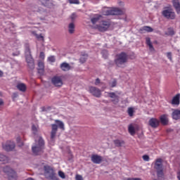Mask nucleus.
<instances>
[{
	"label": "nucleus",
	"instance_id": "20",
	"mask_svg": "<svg viewBox=\"0 0 180 180\" xmlns=\"http://www.w3.org/2000/svg\"><path fill=\"white\" fill-rule=\"evenodd\" d=\"M172 118L174 120H179L180 119V110H174L172 112Z\"/></svg>",
	"mask_w": 180,
	"mask_h": 180
},
{
	"label": "nucleus",
	"instance_id": "44",
	"mask_svg": "<svg viewBox=\"0 0 180 180\" xmlns=\"http://www.w3.org/2000/svg\"><path fill=\"white\" fill-rule=\"evenodd\" d=\"M48 61L50 63H55L56 62V58L54 56H49L48 58Z\"/></svg>",
	"mask_w": 180,
	"mask_h": 180
},
{
	"label": "nucleus",
	"instance_id": "58",
	"mask_svg": "<svg viewBox=\"0 0 180 180\" xmlns=\"http://www.w3.org/2000/svg\"><path fill=\"white\" fill-rule=\"evenodd\" d=\"M39 12H41V8H39Z\"/></svg>",
	"mask_w": 180,
	"mask_h": 180
},
{
	"label": "nucleus",
	"instance_id": "34",
	"mask_svg": "<svg viewBox=\"0 0 180 180\" xmlns=\"http://www.w3.org/2000/svg\"><path fill=\"white\" fill-rule=\"evenodd\" d=\"M41 4L44 5V6H48L50 7V0H39Z\"/></svg>",
	"mask_w": 180,
	"mask_h": 180
},
{
	"label": "nucleus",
	"instance_id": "47",
	"mask_svg": "<svg viewBox=\"0 0 180 180\" xmlns=\"http://www.w3.org/2000/svg\"><path fill=\"white\" fill-rule=\"evenodd\" d=\"M70 4H79V1L78 0H68Z\"/></svg>",
	"mask_w": 180,
	"mask_h": 180
},
{
	"label": "nucleus",
	"instance_id": "55",
	"mask_svg": "<svg viewBox=\"0 0 180 180\" xmlns=\"http://www.w3.org/2000/svg\"><path fill=\"white\" fill-rule=\"evenodd\" d=\"M13 98H18V94L14 93L13 94Z\"/></svg>",
	"mask_w": 180,
	"mask_h": 180
},
{
	"label": "nucleus",
	"instance_id": "4",
	"mask_svg": "<svg viewBox=\"0 0 180 180\" xmlns=\"http://www.w3.org/2000/svg\"><path fill=\"white\" fill-rule=\"evenodd\" d=\"M110 27V22L109 21H102L99 25L94 26V29H97L99 32H106Z\"/></svg>",
	"mask_w": 180,
	"mask_h": 180
},
{
	"label": "nucleus",
	"instance_id": "32",
	"mask_svg": "<svg viewBox=\"0 0 180 180\" xmlns=\"http://www.w3.org/2000/svg\"><path fill=\"white\" fill-rule=\"evenodd\" d=\"M103 15H104L105 16H108L109 15H112V9L104 8L103 10Z\"/></svg>",
	"mask_w": 180,
	"mask_h": 180
},
{
	"label": "nucleus",
	"instance_id": "22",
	"mask_svg": "<svg viewBox=\"0 0 180 180\" xmlns=\"http://www.w3.org/2000/svg\"><path fill=\"white\" fill-rule=\"evenodd\" d=\"M60 68L63 71H70L71 66H70V64L67 63H63L60 64Z\"/></svg>",
	"mask_w": 180,
	"mask_h": 180
},
{
	"label": "nucleus",
	"instance_id": "37",
	"mask_svg": "<svg viewBox=\"0 0 180 180\" xmlns=\"http://www.w3.org/2000/svg\"><path fill=\"white\" fill-rule=\"evenodd\" d=\"M167 34H168L169 36H174V34H175V32L174 31V29L172 28H169L167 30Z\"/></svg>",
	"mask_w": 180,
	"mask_h": 180
},
{
	"label": "nucleus",
	"instance_id": "24",
	"mask_svg": "<svg viewBox=\"0 0 180 180\" xmlns=\"http://www.w3.org/2000/svg\"><path fill=\"white\" fill-rule=\"evenodd\" d=\"M17 88L21 92H25L26 91V84L23 83H19L17 85Z\"/></svg>",
	"mask_w": 180,
	"mask_h": 180
},
{
	"label": "nucleus",
	"instance_id": "39",
	"mask_svg": "<svg viewBox=\"0 0 180 180\" xmlns=\"http://www.w3.org/2000/svg\"><path fill=\"white\" fill-rule=\"evenodd\" d=\"M101 53H102L103 58H105V59L108 58V56H109V53H108V51L103 50V51H102Z\"/></svg>",
	"mask_w": 180,
	"mask_h": 180
},
{
	"label": "nucleus",
	"instance_id": "42",
	"mask_svg": "<svg viewBox=\"0 0 180 180\" xmlns=\"http://www.w3.org/2000/svg\"><path fill=\"white\" fill-rule=\"evenodd\" d=\"M166 56L167 57V58L170 60V61H172V53L171 52H167L166 53Z\"/></svg>",
	"mask_w": 180,
	"mask_h": 180
},
{
	"label": "nucleus",
	"instance_id": "49",
	"mask_svg": "<svg viewBox=\"0 0 180 180\" xmlns=\"http://www.w3.org/2000/svg\"><path fill=\"white\" fill-rule=\"evenodd\" d=\"M75 18H77V14H75V13H72L70 16V18L72 19V20H74V19H75Z\"/></svg>",
	"mask_w": 180,
	"mask_h": 180
},
{
	"label": "nucleus",
	"instance_id": "17",
	"mask_svg": "<svg viewBox=\"0 0 180 180\" xmlns=\"http://www.w3.org/2000/svg\"><path fill=\"white\" fill-rule=\"evenodd\" d=\"M8 180H18V174L15 170H11V172L8 174Z\"/></svg>",
	"mask_w": 180,
	"mask_h": 180
},
{
	"label": "nucleus",
	"instance_id": "21",
	"mask_svg": "<svg viewBox=\"0 0 180 180\" xmlns=\"http://www.w3.org/2000/svg\"><path fill=\"white\" fill-rule=\"evenodd\" d=\"M111 15H123V11L120 10V8H112L111 9Z\"/></svg>",
	"mask_w": 180,
	"mask_h": 180
},
{
	"label": "nucleus",
	"instance_id": "46",
	"mask_svg": "<svg viewBox=\"0 0 180 180\" xmlns=\"http://www.w3.org/2000/svg\"><path fill=\"white\" fill-rule=\"evenodd\" d=\"M143 161H150V157L147 155H145L142 157Z\"/></svg>",
	"mask_w": 180,
	"mask_h": 180
},
{
	"label": "nucleus",
	"instance_id": "50",
	"mask_svg": "<svg viewBox=\"0 0 180 180\" xmlns=\"http://www.w3.org/2000/svg\"><path fill=\"white\" fill-rule=\"evenodd\" d=\"M101 84V79L97 78L95 82V85H99Z\"/></svg>",
	"mask_w": 180,
	"mask_h": 180
},
{
	"label": "nucleus",
	"instance_id": "38",
	"mask_svg": "<svg viewBox=\"0 0 180 180\" xmlns=\"http://www.w3.org/2000/svg\"><path fill=\"white\" fill-rule=\"evenodd\" d=\"M114 144L116 147H120L123 144V142L120 141V140H115L114 141Z\"/></svg>",
	"mask_w": 180,
	"mask_h": 180
},
{
	"label": "nucleus",
	"instance_id": "29",
	"mask_svg": "<svg viewBox=\"0 0 180 180\" xmlns=\"http://www.w3.org/2000/svg\"><path fill=\"white\" fill-rule=\"evenodd\" d=\"M128 130L129 133H130L131 136H134V134H136V129H134V127H133V125H129L128 127Z\"/></svg>",
	"mask_w": 180,
	"mask_h": 180
},
{
	"label": "nucleus",
	"instance_id": "6",
	"mask_svg": "<svg viewBox=\"0 0 180 180\" xmlns=\"http://www.w3.org/2000/svg\"><path fill=\"white\" fill-rule=\"evenodd\" d=\"M166 19H175V13L171 8H166L162 12Z\"/></svg>",
	"mask_w": 180,
	"mask_h": 180
},
{
	"label": "nucleus",
	"instance_id": "8",
	"mask_svg": "<svg viewBox=\"0 0 180 180\" xmlns=\"http://www.w3.org/2000/svg\"><path fill=\"white\" fill-rule=\"evenodd\" d=\"M89 92H90L91 95H93V96H95L96 98H101V95H102L101 89L95 86H90L89 89Z\"/></svg>",
	"mask_w": 180,
	"mask_h": 180
},
{
	"label": "nucleus",
	"instance_id": "53",
	"mask_svg": "<svg viewBox=\"0 0 180 180\" xmlns=\"http://www.w3.org/2000/svg\"><path fill=\"white\" fill-rule=\"evenodd\" d=\"M127 180H141L140 178H128Z\"/></svg>",
	"mask_w": 180,
	"mask_h": 180
},
{
	"label": "nucleus",
	"instance_id": "41",
	"mask_svg": "<svg viewBox=\"0 0 180 180\" xmlns=\"http://www.w3.org/2000/svg\"><path fill=\"white\" fill-rule=\"evenodd\" d=\"M16 141L18 143L19 147H22V146H23V142L21 141L20 136L17 137Z\"/></svg>",
	"mask_w": 180,
	"mask_h": 180
},
{
	"label": "nucleus",
	"instance_id": "36",
	"mask_svg": "<svg viewBox=\"0 0 180 180\" xmlns=\"http://www.w3.org/2000/svg\"><path fill=\"white\" fill-rule=\"evenodd\" d=\"M127 113H128L129 116H130L131 117V116H133V115L134 113V108H129L128 110H127Z\"/></svg>",
	"mask_w": 180,
	"mask_h": 180
},
{
	"label": "nucleus",
	"instance_id": "25",
	"mask_svg": "<svg viewBox=\"0 0 180 180\" xmlns=\"http://www.w3.org/2000/svg\"><path fill=\"white\" fill-rule=\"evenodd\" d=\"M160 119L162 124H167L168 123V116L167 115H162Z\"/></svg>",
	"mask_w": 180,
	"mask_h": 180
},
{
	"label": "nucleus",
	"instance_id": "30",
	"mask_svg": "<svg viewBox=\"0 0 180 180\" xmlns=\"http://www.w3.org/2000/svg\"><path fill=\"white\" fill-rule=\"evenodd\" d=\"M141 30L142 32H148V33H151V32H153V28L151 27H148V26H145L143 27Z\"/></svg>",
	"mask_w": 180,
	"mask_h": 180
},
{
	"label": "nucleus",
	"instance_id": "45",
	"mask_svg": "<svg viewBox=\"0 0 180 180\" xmlns=\"http://www.w3.org/2000/svg\"><path fill=\"white\" fill-rule=\"evenodd\" d=\"M32 131L34 134H36V133H37V127H36V125H32Z\"/></svg>",
	"mask_w": 180,
	"mask_h": 180
},
{
	"label": "nucleus",
	"instance_id": "14",
	"mask_svg": "<svg viewBox=\"0 0 180 180\" xmlns=\"http://www.w3.org/2000/svg\"><path fill=\"white\" fill-rule=\"evenodd\" d=\"M51 126H52V131L51 132V140H54L56 137V134H57V130H58V127L56 124H53Z\"/></svg>",
	"mask_w": 180,
	"mask_h": 180
},
{
	"label": "nucleus",
	"instance_id": "48",
	"mask_svg": "<svg viewBox=\"0 0 180 180\" xmlns=\"http://www.w3.org/2000/svg\"><path fill=\"white\" fill-rule=\"evenodd\" d=\"M75 179L76 180H84V178H82V176H81L79 174H77L75 176Z\"/></svg>",
	"mask_w": 180,
	"mask_h": 180
},
{
	"label": "nucleus",
	"instance_id": "10",
	"mask_svg": "<svg viewBox=\"0 0 180 180\" xmlns=\"http://www.w3.org/2000/svg\"><path fill=\"white\" fill-rule=\"evenodd\" d=\"M110 98H111V101L114 105H117L119 103V96L116 95L115 92H110L108 93Z\"/></svg>",
	"mask_w": 180,
	"mask_h": 180
},
{
	"label": "nucleus",
	"instance_id": "26",
	"mask_svg": "<svg viewBox=\"0 0 180 180\" xmlns=\"http://www.w3.org/2000/svg\"><path fill=\"white\" fill-rule=\"evenodd\" d=\"M173 6H174L175 9L176 10L178 13H180V4L179 0L177 1H173Z\"/></svg>",
	"mask_w": 180,
	"mask_h": 180
},
{
	"label": "nucleus",
	"instance_id": "18",
	"mask_svg": "<svg viewBox=\"0 0 180 180\" xmlns=\"http://www.w3.org/2000/svg\"><path fill=\"white\" fill-rule=\"evenodd\" d=\"M155 169L160 170L163 169H162V159H158L155 163Z\"/></svg>",
	"mask_w": 180,
	"mask_h": 180
},
{
	"label": "nucleus",
	"instance_id": "3",
	"mask_svg": "<svg viewBox=\"0 0 180 180\" xmlns=\"http://www.w3.org/2000/svg\"><path fill=\"white\" fill-rule=\"evenodd\" d=\"M44 176L47 179L58 180L54 170L49 166H44Z\"/></svg>",
	"mask_w": 180,
	"mask_h": 180
},
{
	"label": "nucleus",
	"instance_id": "52",
	"mask_svg": "<svg viewBox=\"0 0 180 180\" xmlns=\"http://www.w3.org/2000/svg\"><path fill=\"white\" fill-rule=\"evenodd\" d=\"M40 58H41L42 60H44V53L43 52L40 53L39 55Z\"/></svg>",
	"mask_w": 180,
	"mask_h": 180
},
{
	"label": "nucleus",
	"instance_id": "56",
	"mask_svg": "<svg viewBox=\"0 0 180 180\" xmlns=\"http://www.w3.org/2000/svg\"><path fill=\"white\" fill-rule=\"evenodd\" d=\"M2 75H4V72H2V70H0V77H2Z\"/></svg>",
	"mask_w": 180,
	"mask_h": 180
},
{
	"label": "nucleus",
	"instance_id": "7",
	"mask_svg": "<svg viewBox=\"0 0 180 180\" xmlns=\"http://www.w3.org/2000/svg\"><path fill=\"white\" fill-rule=\"evenodd\" d=\"M15 142L8 141L6 143H3L2 148L5 151H13L15 149Z\"/></svg>",
	"mask_w": 180,
	"mask_h": 180
},
{
	"label": "nucleus",
	"instance_id": "40",
	"mask_svg": "<svg viewBox=\"0 0 180 180\" xmlns=\"http://www.w3.org/2000/svg\"><path fill=\"white\" fill-rule=\"evenodd\" d=\"M117 84V82H116L115 79L112 80L111 82L109 83L110 86H111V88H115V86H116Z\"/></svg>",
	"mask_w": 180,
	"mask_h": 180
},
{
	"label": "nucleus",
	"instance_id": "15",
	"mask_svg": "<svg viewBox=\"0 0 180 180\" xmlns=\"http://www.w3.org/2000/svg\"><path fill=\"white\" fill-rule=\"evenodd\" d=\"M38 72L40 75L44 74V62L43 60H39L38 63Z\"/></svg>",
	"mask_w": 180,
	"mask_h": 180
},
{
	"label": "nucleus",
	"instance_id": "2",
	"mask_svg": "<svg viewBox=\"0 0 180 180\" xmlns=\"http://www.w3.org/2000/svg\"><path fill=\"white\" fill-rule=\"evenodd\" d=\"M115 63L117 67H123L127 63V54L124 52L117 54Z\"/></svg>",
	"mask_w": 180,
	"mask_h": 180
},
{
	"label": "nucleus",
	"instance_id": "12",
	"mask_svg": "<svg viewBox=\"0 0 180 180\" xmlns=\"http://www.w3.org/2000/svg\"><path fill=\"white\" fill-rule=\"evenodd\" d=\"M9 161H11L9 157L2 153H0V164H8Z\"/></svg>",
	"mask_w": 180,
	"mask_h": 180
},
{
	"label": "nucleus",
	"instance_id": "51",
	"mask_svg": "<svg viewBox=\"0 0 180 180\" xmlns=\"http://www.w3.org/2000/svg\"><path fill=\"white\" fill-rule=\"evenodd\" d=\"M37 38L39 39V40H44V38L41 36V34L37 35Z\"/></svg>",
	"mask_w": 180,
	"mask_h": 180
},
{
	"label": "nucleus",
	"instance_id": "16",
	"mask_svg": "<svg viewBox=\"0 0 180 180\" xmlns=\"http://www.w3.org/2000/svg\"><path fill=\"white\" fill-rule=\"evenodd\" d=\"M180 103V94H177L174 96L172 100V105H175L176 106H179Z\"/></svg>",
	"mask_w": 180,
	"mask_h": 180
},
{
	"label": "nucleus",
	"instance_id": "13",
	"mask_svg": "<svg viewBox=\"0 0 180 180\" xmlns=\"http://www.w3.org/2000/svg\"><path fill=\"white\" fill-rule=\"evenodd\" d=\"M149 125L153 129H156L158 126H160V120L156 118H150L149 120Z\"/></svg>",
	"mask_w": 180,
	"mask_h": 180
},
{
	"label": "nucleus",
	"instance_id": "28",
	"mask_svg": "<svg viewBox=\"0 0 180 180\" xmlns=\"http://www.w3.org/2000/svg\"><path fill=\"white\" fill-rule=\"evenodd\" d=\"M87 58H88V54L84 53V54L81 56V57L79 58V62L82 64H84V63H85V61H86Z\"/></svg>",
	"mask_w": 180,
	"mask_h": 180
},
{
	"label": "nucleus",
	"instance_id": "23",
	"mask_svg": "<svg viewBox=\"0 0 180 180\" xmlns=\"http://www.w3.org/2000/svg\"><path fill=\"white\" fill-rule=\"evenodd\" d=\"M74 32H75V25L74 24V22H70L68 25V32L70 34H72Z\"/></svg>",
	"mask_w": 180,
	"mask_h": 180
},
{
	"label": "nucleus",
	"instance_id": "11",
	"mask_svg": "<svg viewBox=\"0 0 180 180\" xmlns=\"http://www.w3.org/2000/svg\"><path fill=\"white\" fill-rule=\"evenodd\" d=\"M91 160L94 164H101L102 162V156L99 155H91Z\"/></svg>",
	"mask_w": 180,
	"mask_h": 180
},
{
	"label": "nucleus",
	"instance_id": "5",
	"mask_svg": "<svg viewBox=\"0 0 180 180\" xmlns=\"http://www.w3.org/2000/svg\"><path fill=\"white\" fill-rule=\"evenodd\" d=\"M25 58L28 64V67H30L31 70H33V68H34V62L33 61V58H32V56L30 55V49L29 48L25 49Z\"/></svg>",
	"mask_w": 180,
	"mask_h": 180
},
{
	"label": "nucleus",
	"instance_id": "1",
	"mask_svg": "<svg viewBox=\"0 0 180 180\" xmlns=\"http://www.w3.org/2000/svg\"><path fill=\"white\" fill-rule=\"evenodd\" d=\"M44 149V140L41 136H38L35 139V143L32 146V153L35 154V155H39V154H41L43 153V150Z\"/></svg>",
	"mask_w": 180,
	"mask_h": 180
},
{
	"label": "nucleus",
	"instance_id": "9",
	"mask_svg": "<svg viewBox=\"0 0 180 180\" xmlns=\"http://www.w3.org/2000/svg\"><path fill=\"white\" fill-rule=\"evenodd\" d=\"M51 82L54 86H63V79L61 77L55 76L51 79Z\"/></svg>",
	"mask_w": 180,
	"mask_h": 180
},
{
	"label": "nucleus",
	"instance_id": "57",
	"mask_svg": "<svg viewBox=\"0 0 180 180\" xmlns=\"http://www.w3.org/2000/svg\"><path fill=\"white\" fill-rule=\"evenodd\" d=\"M177 178H178V179L180 180V172H178V174H177Z\"/></svg>",
	"mask_w": 180,
	"mask_h": 180
},
{
	"label": "nucleus",
	"instance_id": "19",
	"mask_svg": "<svg viewBox=\"0 0 180 180\" xmlns=\"http://www.w3.org/2000/svg\"><path fill=\"white\" fill-rule=\"evenodd\" d=\"M146 41L147 46H148V47H149L150 51H152V52L155 51L154 46H153V44L151 43V39H150V37H147L146 39Z\"/></svg>",
	"mask_w": 180,
	"mask_h": 180
},
{
	"label": "nucleus",
	"instance_id": "43",
	"mask_svg": "<svg viewBox=\"0 0 180 180\" xmlns=\"http://www.w3.org/2000/svg\"><path fill=\"white\" fill-rule=\"evenodd\" d=\"M58 175L62 179H65V174L62 171L58 172Z\"/></svg>",
	"mask_w": 180,
	"mask_h": 180
},
{
	"label": "nucleus",
	"instance_id": "35",
	"mask_svg": "<svg viewBox=\"0 0 180 180\" xmlns=\"http://www.w3.org/2000/svg\"><path fill=\"white\" fill-rule=\"evenodd\" d=\"M157 174H158V178H163V176H164L163 169L157 170Z\"/></svg>",
	"mask_w": 180,
	"mask_h": 180
},
{
	"label": "nucleus",
	"instance_id": "27",
	"mask_svg": "<svg viewBox=\"0 0 180 180\" xmlns=\"http://www.w3.org/2000/svg\"><path fill=\"white\" fill-rule=\"evenodd\" d=\"M3 171L4 172H5V174H7V175H9V174H11V172H12V171H14V170L11 169L9 166H6L3 168Z\"/></svg>",
	"mask_w": 180,
	"mask_h": 180
},
{
	"label": "nucleus",
	"instance_id": "33",
	"mask_svg": "<svg viewBox=\"0 0 180 180\" xmlns=\"http://www.w3.org/2000/svg\"><path fill=\"white\" fill-rule=\"evenodd\" d=\"M101 15H97V16L92 18L91 19V23H93V25H95V23H97L98 22L99 19H101Z\"/></svg>",
	"mask_w": 180,
	"mask_h": 180
},
{
	"label": "nucleus",
	"instance_id": "54",
	"mask_svg": "<svg viewBox=\"0 0 180 180\" xmlns=\"http://www.w3.org/2000/svg\"><path fill=\"white\" fill-rule=\"evenodd\" d=\"M2 105H4V101L0 99V106H2Z\"/></svg>",
	"mask_w": 180,
	"mask_h": 180
},
{
	"label": "nucleus",
	"instance_id": "31",
	"mask_svg": "<svg viewBox=\"0 0 180 180\" xmlns=\"http://www.w3.org/2000/svg\"><path fill=\"white\" fill-rule=\"evenodd\" d=\"M56 123L55 124H56V126H58V127H59V129H61L62 130H64V122H61L60 120H56Z\"/></svg>",
	"mask_w": 180,
	"mask_h": 180
}]
</instances>
